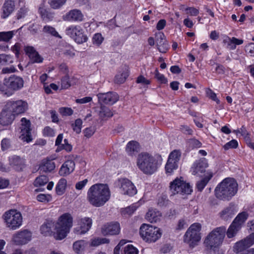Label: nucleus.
<instances>
[{"mask_svg": "<svg viewBox=\"0 0 254 254\" xmlns=\"http://www.w3.org/2000/svg\"><path fill=\"white\" fill-rule=\"evenodd\" d=\"M113 115V112L110 108L103 105H101L100 111L98 113L100 119L102 120H106L112 117Z\"/></svg>", "mask_w": 254, "mask_h": 254, "instance_id": "32", "label": "nucleus"}, {"mask_svg": "<svg viewBox=\"0 0 254 254\" xmlns=\"http://www.w3.org/2000/svg\"><path fill=\"white\" fill-rule=\"evenodd\" d=\"M59 68L60 71L62 73L68 75L69 70L67 65L65 64L62 63L60 64L59 66Z\"/></svg>", "mask_w": 254, "mask_h": 254, "instance_id": "63", "label": "nucleus"}, {"mask_svg": "<svg viewBox=\"0 0 254 254\" xmlns=\"http://www.w3.org/2000/svg\"><path fill=\"white\" fill-rule=\"evenodd\" d=\"M37 199L40 202H48L51 200V196L49 194L41 193L37 196Z\"/></svg>", "mask_w": 254, "mask_h": 254, "instance_id": "54", "label": "nucleus"}, {"mask_svg": "<svg viewBox=\"0 0 254 254\" xmlns=\"http://www.w3.org/2000/svg\"><path fill=\"white\" fill-rule=\"evenodd\" d=\"M55 228V224L51 220L46 221L41 227L40 230L41 233L44 236L50 235L52 228Z\"/></svg>", "mask_w": 254, "mask_h": 254, "instance_id": "34", "label": "nucleus"}, {"mask_svg": "<svg viewBox=\"0 0 254 254\" xmlns=\"http://www.w3.org/2000/svg\"><path fill=\"white\" fill-rule=\"evenodd\" d=\"M92 219L89 217H84L79 219L78 224L79 227L74 229V232L77 235L83 234L86 233L91 228Z\"/></svg>", "mask_w": 254, "mask_h": 254, "instance_id": "20", "label": "nucleus"}, {"mask_svg": "<svg viewBox=\"0 0 254 254\" xmlns=\"http://www.w3.org/2000/svg\"><path fill=\"white\" fill-rule=\"evenodd\" d=\"M155 77L161 83H166L168 81L164 75L160 73L157 69L155 70Z\"/></svg>", "mask_w": 254, "mask_h": 254, "instance_id": "59", "label": "nucleus"}, {"mask_svg": "<svg viewBox=\"0 0 254 254\" xmlns=\"http://www.w3.org/2000/svg\"><path fill=\"white\" fill-rule=\"evenodd\" d=\"M1 146L2 150L8 149L10 147V141L9 139L3 138L1 142Z\"/></svg>", "mask_w": 254, "mask_h": 254, "instance_id": "61", "label": "nucleus"}, {"mask_svg": "<svg viewBox=\"0 0 254 254\" xmlns=\"http://www.w3.org/2000/svg\"><path fill=\"white\" fill-rule=\"evenodd\" d=\"M9 164L15 169L19 171L22 170L24 166V161L18 156L14 155L9 158Z\"/></svg>", "mask_w": 254, "mask_h": 254, "instance_id": "30", "label": "nucleus"}, {"mask_svg": "<svg viewBox=\"0 0 254 254\" xmlns=\"http://www.w3.org/2000/svg\"><path fill=\"white\" fill-rule=\"evenodd\" d=\"M138 250L131 245H128L124 248L123 254H138Z\"/></svg>", "mask_w": 254, "mask_h": 254, "instance_id": "49", "label": "nucleus"}, {"mask_svg": "<svg viewBox=\"0 0 254 254\" xmlns=\"http://www.w3.org/2000/svg\"><path fill=\"white\" fill-rule=\"evenodd\" d=\"M235 214L234 206L230 205L228 207L225 208L220 213V216L222 219L227 220L229 218L232 217Z\"/></svg>", "mask_w": 254, "mask_h": 254, "instance_id": "35", "label": "nucleus"}, {"mask_svg": "<svg viewBox=\"0 0 254 254\" xmlns=\"http://www.w3.org/2000/svg\"><path fill=\"white\" fill-rule=\"evenodd\" d=\"M43 133L45 136L53 137L55 135L56 132L53 128L50 127H46L43 130Z\"/></svg>", "mask_w": 254, "mask_h": 254, "instance_id": "52", "label": "nucleus"}, {"mask_svg": "<svg viewBox=\"0 0 254 254\" xmlns=\"http://www.w3.org/2000/svg\"><path fill=\"white\" fill-rule=\"evenodd\" d=\"M103 40L104 38L100 33H96L94 35L92 38L93 44L98 46L101 44L103 41Z\"/></svg>", "mask_w": 254, "mask_h": 254, "instance_id": "51", "label": "nucleus"}, {"mask_svg": "<svg viewBox=\"0 0 254 254\" xmlns=\"http://www.w3.org/2000/svg\"><path fill=\"white\" fill-rule=\"evenodd\" d=\"M140 206V204L139 202H136L132 204V205L125 208L122 211V213L123 214H127L131 215L132 214L136 209Z\"/></svg>", "mask_w": 254, "mask_h": 254, "instance_id": "44", "label": "nucleus"}, {"mask_svg": "<svg viewBox=\"0 0 254 254\" xmlns=\"http://www.w3.org/2000/svg\"><path fill=\"white\" fill-rule=\"evenodd\" d=\"M156 40V46L159 51L162 53L166 52L168 48V45L166 40L164 39V35L163 33H159Z\"/></svg>", "mask_w": 254, "mask_h": 254, "instance_id": "29", "label": "nucleus"}, {"mask_svg": "<svg viewBox=\"0 0 254 254\" xmlns=\"http://www.w3.org/2000/svg\"><path fill=\"white\" fill-rule=\"evenodd\" d=\"M66 186V181L64 179H61L59 181L56 187V191L57 193L61 195L64 194Z\"/></svg>", "mask_w": 254, "mask_h": 254, "instance_id": "40", "label": "nucleus"}, {"mask_svg": "<svg viewBox=\"0 0 254 254\" xmlns=\"http://www.w3.org/2000/svg\"><path fill=\"white\" fill-rule=\"evenodd\" d=\"M171 195L189 194L192 191L191 187L189 184L184 181L182 177L177 178L170 184Z\"/></svg>", "mask_w": 254, "mask_h": 254, "instance_id": "9", "label": "nucleus"}, {"mask_svg": "<svg viewBox=\"0 0 254 254\" xmlns=\"http://www.w3.org/2000/svg\"><path fill=\"white\" fill-rule=\"evenodd\" d=\"M16 33V31H9L0 32V42H9Z\"/></svg>", "mask_w": 254, "mask_h": 254, "instance_id": "39", "label": "nucleus"}, {"mask_svg": "<svg viewBox=\"0 0 254 254\" xmlns=\"http://www.w3.org/2000/svg\"><path fill=\"white\" fill-rule=\"evenodd\" d=\"M5 84L7 89L5 95L8 97L11 96L15 91L19 90L23 86L24 81L19 76L12 75L9 78L5 79Z\"/></svg>", "mask_w": 254, "mask_h": 254, "instance_id": "10", "label": "nucleus"}, {"mask_svg": "<svg viewBox=\"0 0 254 254\" xmlns=\"http://www.w3.org/2000/svg\"><path fill=\"white\" fill-rule=\"evenodd\" d=\"M24 51L32 63H41L43 59L32 46H25Z\"/></svg>", "mask_w": 254, "mask_h": 254, "instance_id": "22", "label": "nucleus"}, {"mask_svg": "<svg viewBox=\"0 0 254 254\" xmlns=\"http://www.w3.org/2000/svg\"><path fill=\"white\" fill-rule=\"evenodd\" d=\"M161 214L155 209H149L147 212L145 218L151 223L156 222L160 220Z\"/></svg>", "mask_w": 254, "mask_h": 254, "instance_id": "31", "label": "nucleus"}, {"mask_svg": "<svg viewBox=\"0 0 254 254\" xmlns=\"http://www.w3.org/2000/svg\"><path fill=\"white\" fill-rule=\"evenodd\" d=\"M73 77H70L68 75H65L61 80V85L63 89H67L74 83Z\"/></svg>", "mask_w": 254, "mask_h": 254, "instance_id": "38", "label": "nucleus"}, {"mask_svg": "<svg viewBox=\"0 0 254 254\" xmlns=\"http://www.w3.org/2000/svg\"><path fill=\"white\" fill-rule=\"evenodd\" d=\"M31 233L27 230L18 232L12 236V241L16 245H22L27 244L31 240Z\"/></svg>", "mask_w": 254, "mask_h": 254, "instance_id": "16", "label": "nucleus"}, {"mask_svg": "<svg viewBox=\"0 0 254 254\" xmlns=\"http://www.w3.org/2000/svg\"><path fill=\"white\" fill-rule=\"evenodd\" d=\"M181 156V152L176 150L173 151L170 154L165 165V170L167 174L168 175H172L174 170L178 168V162L180 159Z\"/></svg>", "mask_w": 254, "mask_h": 254, "instance_id": "13", "label": "nucleus"}, {"mask_svg": "<svg viewBox=\"0 0 254 254\" xmlns=\"http://www.w3.org/2000/svg\"><path fill=\"white\" fill-rule=\"evenodd\" d=\"M180 130L186 134L191 135L193 133V130L187 125H181L180 127Z\"/></svg>", "mask_w": 254, "mask_h": 254, "instance_id": "60", "label": "nucleus"}, {"mask_svg": "<svg viewBox=\"0 0 254 254\" xmlns=\"http://www.w3.org/2000/svg\"><path fill=\"white\" fill-rule=\"evenodd\" d=\"M5 105L14 116L24 113L28 109L27 103L22 100H9L6 102Z\"/></svg>", "mask_w": 254, "mask_h": 254, "instance_id": "14", "label": "nucleus"}, {"mask_svg": "<svg viewBox=\"0 0 254 254\" xmlns=\"http://www.w3.org/2000/svg\"><path fill=\"white\" fill-rule=\"evenodd\" d=\"M254 244V233L248 236L244 240L237 242L234 247L235 251L239 253L249 248Z\"/></svg>", "mask_w": 254, "mask_h": 254, "instance_id": "18", "label": "nucleus"}, {"mask_svg": "<svg viewBox=\"0 0 254 254\" xmlns=\"http://www.w3.org/2000/svg\"><path fill=\"white\" fill-rule=\"evenodd\" d=\"M120 231V224L117 222L104 225L102 228V233L104 235H117L119 233Z\"/></svg>", "mask_w": 254, "mask_h": 254, "instance_id": "23", "label": "nucleus"}, {"mask_svg": "<svg viewBox=\"0 0 254 254\" xmlns=\"http://www.w3.org/2000/svg\"><path fill=\"white\" fill-rule=\"evenodd\" d=\"M189 144L190 147L192 148H200L202 145L201 143L199 140L195 138L190 139L189 140Z\"/></svg>", "mask_w": 254, "mask_h": 254, "instance_id": "55", "label": "nucleus"}, {"mask_svg": "<svg viewBox=\"0 0 254 254\" xmlns=\"http://www.w3.org/2000/svg\"><path fill=\"white\" fill-rule=\"evenodd\" d=\"M13 63V58L9 55L0 54V68L1 66Z\"/></svg>", "mask_w": 254, "mask_h": 254, "instance_id": "41", "label": "nucleus"}, {"mask_svg": "<svg viewBox=\"0 0 254 254\" xmlns=\"http://www.w3.org/2000/svg\"><path fill=\"white\" fill-rule=\"evenodd\" d=\"M14 119V115L5 105L0 114V124L3 126H8Z\"/></svg>", "mask_w": 254, "mask_h": 254, "instance_id": "21", "label": "nucleus"}, {"mask_svg": "<svg viewBox=\"0 0 254 254\" xmlns=\"http://www.w3.org/2000/svg\"><path fill=\"white\" fill-rule=\"evenodd\" d=\"M88 243L84 240H79L73 244V249L77 254H81L87 246Z\"/></svg>", "mask_w": 254, "mask_h": 254, "instance_id": "36", "label": "nucleus"}, {"mask_svg": "<svg viewBox=\"0 0 254 254\" xmlns=\"http://www.w3.org/2000/svg\"><path fill=\"white\" fill-rule=\"evenodd\" d=\"M169 202V200L167 199V197L166 195L161 196L158 198V205L160 206H166Z\"/></svg>", "mask_w": 254, "mask_h": 254, "instance_id": "58", "label": "nucleus"}, {"mask_svg": "<svg viewBox=\"0 0 254 254\" xmlns=\"http://www.w3.org/2000/svg\"><path fill=\"white\" fill-rule=\"evenodd\" d=\"M137 166L144 174L151 175L157 170L158 161L151 154L143 152L138 156Z\"/></svg>", "mask_w": 254, "mask_h": 254, "instance_id": "3", "label": "nucleus"}, {"mask_svg": "<svg viewBox=\"0 0 254 254\" xmlns=\"http://www.w3.org/2000/svg\"><path fill=\"white\" fill-rule=\"evenodd\" d=\"M110 191L107 185L96 184L89 189L87 199L91 205L98 207L104 205L110 199Z\"/></svg>", "mask_w": 254, "mask_h": 254, "instance_id": "1", "label": "nucleus"}, {"mask_svg": "<svg viewBox=\"0 0 254 254\" xmlns=\"http://www.w3.org/2000/svg\"><path fill=\"white\" fill-rule=\"evenodd\" d=\"M207 166V161L205 158H201L195 161L191 169L192 174L195 175L199 173L204 172Z\"/></svg>", "mask_w": 254, "mask_h": 254, "instance_id": "24", "label": "nucleus"}, {"mask_svg": "<svg viewBox=\"0 0 254 254\" xmlns=\"http://www.w3.org/2000/svg\"><path fill=\"white\" fill-rule=\"evenodd\" d=\"M82 125V121L80 119H77L75 121L74 124H72L73 130L76 133H79L81 132Z\"/></svg>", "mask_w": 254, "mask_h": 254, "instance_id": "48", "label": "nucleus"}, {"mask_svg": "<svg viewBox=\"0 0 254 254\" xmlns=\"http://www.w3.org/2000/svg\"><path fill=\"white\" fill-rule=\"evenodd\" d=\"M247 219L246 212H243L239 214L229 226L227 232H226L228 238H232L235 236Z\"/></svg>", "mask_w": 254, "mask_h": 254, "instance_id": "11", "label": "nucleus"}, {"mask_svg": "<svg viewBox=\"0 0 254 254\" xmlns=\"http://www.w3.org/2000/svg\"><path fill=\"white\" fill-rule=\"evenodd\" d=\"M66 0H49L50 6L54 9H59L64 5Z\"/></svg>", "mask_w": 254, "mask_h": 254, "instance_id": "45", "label": "nucleus"}, {"mask_svg": "<svg viewBox=\"0 0 254 254\" xmlns=\"http://www.w3.org/2000/svg\"><path fill=\"white\" fill-rule=\"evenodd\" d=\"M53 157H47L43 159L39 166V170L43 172H51L54 170L56 167V165L53 160L55 159Z\"/></svg>", "mask_w": 254, "mask_h": 254, "instance_id": "25", "label": "nucleus"}, {"mask_svg": "<svg viewBox=\"0 0 254 254\" xmlns=\"http://www.w3.org/2000/svg\"><path fill=\"white\" fill-rule=\"evenodd\" d=\"M136 82L143 85H148L150 83V81L145 78L143 76L140 75L137 77Z\"/></svg>", "mask_w": 254, "mask_h": 254, "instance_id": "62", "label": "nucleus"}, {"mask_svg": "<svg viewBox=\"0 0 254 254\" xmlns=\"http://www.w3.org/2000/svg\"><path fill=\"white\" fill-rule=\"evenodd\" d=\"M74 167V161L67 160L62 165L59 171V174L63 176L68 175L73 171Z\"/></svg>", "mask_w": 254, "mask_h": 254, "instance_id": "28", "label": "nucleus"}, {"mask_svg": "<svg viewBox=\"0 0 254 254\" xmlns=\"http://www.w3.org/2000/svg\"><path fill=\"white\" fill-rule=\"evenodd\" d=\"M121 183L120 189L124 194L132 196L137 193V190L133 184L127 179L119 180Z\"/></svg>", "mask_w": 254, "mask_h": 254, "instance_id": "17", "label": "nucleus"}, {"mask_svg": "<svg viewBox=\"0 0 254 254\" xmlns=\"http://www.w3.org/2000/svg\"><path fill=\"white\" fill-rule=\"evenodd\" d=\"M139 234L142 239L147 243L155 242L162 236V232L160 228L146 224L141 225Z\"/></svg>", "mask_w": 254, "mask_h": 254, "instance_id": "5", "label": "nucleus"}, {"mask_svg": "<svg viewBox=\"0 0 254 254\" xmlns=\"http://www.w3.org/2000/svg\"><path fill=\"white\" fill-rule=\"evenodd\" d=\"M108 240L105 238H94L90 240V246L97 247L99 245L107 243Z\"/></svg>", "mask_w": 254, "mask_h": 254, "instance_id": "47", "label": "nucleus"}, {"mask_svg": "<svg viewBox=\"0 0 254 254\" xmlns=\"http://www.w3.org/2000/svg\"><path fill=\"white\" fill-rule=\"evenodd\" d=\"M59 112L63 116H71L73 113L72 109L68 107H61L59 109Z\"/></svg>", "mask_w": 254, "mask_h": 254, "instance_id": "50", "label": "nucleus"}, {"mask_svg": "<svg viewBox=\"0 0 254 254\" xmlns=\"http://www.w3.org/2000/svg\"><path fill=\"white\" fill-rule=\"evenodd\" d=\"M226 234V228L222 226L212 231L206 237L204 243L208 248L219 247L222 243Z\"/></svg>", "mask_w": 254, "mask_h": 254, "instance_id": "6", "label": "nucleus"}, {"mask_svg": "<svg viewBox=\"0 0 254 254\" xmlns=\"http://www.w3.org/2000/svg\"><path fill=\"white\" fill-rule=\"evenodd\" d=\"M28 9L27 8L24 7H22L20 8L17 11L16 14L17 19H19L22 18H23L26 15L27 13Z\"/></svg>", "mask_w": 254, "mask_h": 254, "instance_id": "56", "label": "nucleus"}, {"mask_svg": "<svg viewBox=\"0 0 254 254\" xmlns=\"http://www.w3.org/2000/svg\"><path fill=\"white\" fill-rule=\"evenodd\" d=\"M65 32L78 44L85 42L87 40V36L84 34L83 29L80 26H71L66 29Z\"/></svg>", "mask_w": 254, "mask_h": 254, "instance_id": "12", "label": "nucleus"}, {"mask_svg": "<svg viewBox=\"0 0 254 254\" xmlns=\"http://www.w3.org/2000/svg\"><path fill=\"white\" fill-rule=\"evenodd\" d=\"M3 216L6 227L10 230H16L22 225V215L16 210L12 209L6 211Z\"/></svg>", "mask_w": 254, "mask_h": 254, "instance_id": "8", "label": "nucleus"}, {"mask_svg": "<svg viewBox=\"0 0 254 254\" xmlns=\"http://www.w3.org/2000/svg\"><path fill=\"white\" fill-rule=\"evenodd\" d=\"M21 124L20 127V135L19 136V138L23 141L29 142L32 140L30 122L26 118H23L21 120Z\"/></svg>", "mask_w": 254, "mask_h": 254, "instance_id": "15", "label": "nucleus"}, {"mask_svg": "<svg viewBox=\"0 0 254 254\" xmlns=\"http://www.w3.org/2000/svg\"><path fill=\"white\" fill-rule=\"evenodd\" d=\"M72 223L73 218L69 213H64L59 217L55 223V230L59 239H63L66 236L72 226Z\"/></svg>", "mask_w": 254, "mask_h": 254, "instance_id": "4", "label": "nucleus"}, {"mask_svg": "<svg viewBox=\"0 0 254 254\" xmlns=\"http://www.w3.org/2000/svg\"><path fill=\"white\" fill-rule=\"evenodd\" d=\"M128 67L125 66L122 71L119 72L115 76V82L118 84H122L125 82L128 76Z\"/></svg>", "mask_w": 254, "mask_h": 254, "instance_id": "33", "label": "nucleus"}, {"mask_svg": "<svg viewBox=\"0 0 254 254\" xmlns=\"http://www.w3.org/2000/svg\"><path fill=\"white\" fill-rule=\"evenodd\" d=\"M238 143L236 140L233 139L227 142L223 146L225 150H227L230 148H236L238 147Z\"/></svg>", "mask_w": 254, "mask_h": 254, "instance_id": "53", "label": "nucleus"}, {"mask_svg": "<svg viewBox=\"0 0 254 254\" xmlns=\"http://www.w3.org/2000/svg\"><path fill=\"white\" fill-rule=\"evenodd\" d=\"M98 101L100 103L113 105L119 100V96L114 92H109L97 94Z\"/></svg>", "mask_w": 254, "mask_h": 254, "instance_id": "19", "label": "nucleus"}, {"mask_svg": "<svg viewBox=\"0 0 254 254\" xmlns=\"http://www.w3.org/2000/svg\"><path fill=\"white\" fill-rule=\"evenodd\" d=\"M48 181V178L46 176L42 175L35 179L34 185L36 187L43 186L47 184Z\"/></svg>", "mask_w": 254, "mask_h": 254, "instance_id": "46", "label": "nucleus"}, {"mask_svg": "<svg viewBox=\"0 0 254 254\" xmlns=\"http://www.w3.org/2000/svg\"><path fill=\"white\" fill-rule=\"evenodd\" d=\"M212 177V174H209L208 176L205 177L200 181H198L196 184V188L199 191H201L205 186L207 185L211 178Z\"/></svg>", "mask_w": 254, "mask_h": 254, "instance_id": "43", "label": "nucleus"}, {"mask_svg": "<svg viewBox=\"0 0 254 254\" xmlns=\"http://www.w3.org/2000/svg\"><path fill=\"white\" fill-rule=\"evenodd\" d=\"M95 132V129L93 127H87L83 130L84 135L87 138L91 137Z\"/></svg>", "mask_w": 254, "mask_h": 254, "instance_id": "57", "label": "nucleus"}, {"mask_svg": "<svg viewBox=\"0 0 254 254\" xmlns=\"http://www.w3.org/2000/svg\"><path fill=\"white\" fill-rule=\"evenodd\" d=\"M238 191V184L234 179L226 178L219 183L215 189L217 198L223 200H229Z\"/></svg>", "mask_w": 254, "mask_h": 254, "instance_id": "2", "label": "nucleus"}, {"mask_svg": "<svg viewBox=\"0 0 254 254\" xmlns=\"http://www.w3.org/2000/svg\"><path fill=\"white\" fill-rule=\"evenodd\" d=\"M83 14L81 11L78 9H74L68 11L64 19L67 21L81 22L83 20Z\"/></svg>", "mask_w": 254, "mask_h": 254, "instance_id": "26", "label": "nucleus"}, {"mask_svg": "<svg viewBox=\"0 0 254 254\" xmlns=\"http://www.w3.org/2000/svg\"><path fill=\"white\" fill-rule=\"evenodd\" d=\"M201 225L198 223L192 224L188 229L184 236V242L188 244L190 247L193 248L197 245L200 240L201 237L199 232Z\"/></svg>", "mask_w": 254, "mask_h": 254, "instance_id": "7", "label": "nucleus"}, {"mask_svg": "<svg viewBox=\"0 0 254 254\" xmlns=\"http://www.w3.org/2000/svg\"><path fill=\"white\" fill-rule=\"evenodd\" d=\"M139 149V144L136 141H129L126 147V151L129 155H132L134 152H137Z\"/></svg>", "mask_w": 254, "mask_h": 254, "instance_id": "37", "label": "nucleus"}, {"mask_svg": "<svg viewBox=\"0 0 254 254\" xmlns=\"http://www.w3.org/2000/svg\"><path fill=\"white\" fill-rule=\"evenodd\" d=\"M15 8L14 0H5L2 7L1 17L7 18L14 10Z\"/></svg>", "mask_w": 254, "mask_h": 254, "instance_id": "27", "label": "nucleus"}, {"mask_svg": "<svg viewBox=\"0 0 254 254\" xmlns=\"http://www.w3.org/2000/svg\"><path fill=\"white\" fill-rule=\"evenodd\" d=\"M186 11L187 14L191 16H196L199 13L198 10L194 7L187 8Z\"/></svg>", "mask_w": 254, "mask_h": 254, "instance_id": "64", "label": "nucleus"}, {"mask_svg": "<svg viewBox=\"0 0 254 254\" xmlns=\"http://www.w3.org/2000/svg\"><path fill=\"white\" fill-rule=\"evenodd\" d=\"M43 32L47 34L51 35V36L59 38H62V37L59 34L58 32L56 30L55 28L49 25H46L43 28Z\"/></svg>", "mask_w": 254, "mask_h": 254, "instance_id": "42", "label": "nucleus"}]
</instances>
